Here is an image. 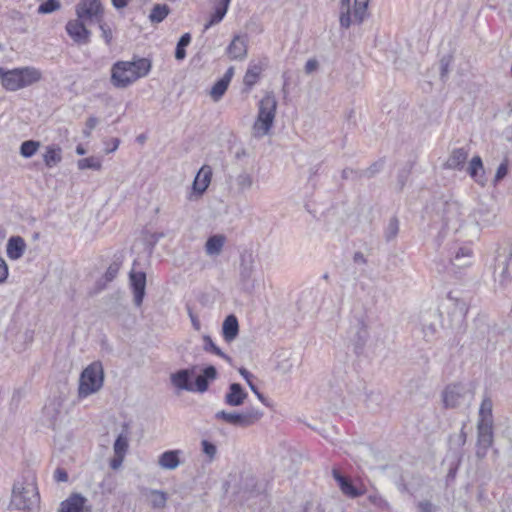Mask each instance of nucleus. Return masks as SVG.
<instances>
[{
    "mask_svg": "<svg viewBox=\"0 0 512 512\" xmlns=\"http://www.w3.org/2000/svg\"><path fill=\"white\" fill-rule=\"evenodd\" d=\"M411 171H412V163H410V162H407L404 165V167H402L398 171V174H397V190L399 192H401L404 189V187H405V185H406V183H407V181H408V179H409V177L411 175Z\"/></svg>",
    "mask_w": 512,
    "mask_h": 512,
    "instance_id": "obj_44",
    "label": "nucleus"
},
{
    "mask_svg": "<svg viewBox=\"0 0 512 512\" xmlns=\"http://www.w3.org/2000/svg\"><path fill=\"white\" fill-rule=\"evenodd\" d=\"M239 335V322L234 314L225 317L222 324V336L227 343L233 342Z\"/></svg>",
    "mask_w": 512,
    "mask_h": 512,
    "instance_id": "obj_25",
    "label": "nucleus"
},
{
    "mask_svg": "<svg viewBox=\"0 0 512 512\" xmlns=\"http://www.w3.org/2000/svg\"><path fill=\"white\" fill-rule=\"evenodd\" d=\"M247 37L235 35L228 45L226 52L231 60H243L247 56Z\"/></svg>",
    "mask_w": 512,
    "mask_h": 512,
    "instance_id": "obj_20",
    "label": "nucleus"
},
{
    "mask_svg": "<svg viewBox=\"0 0 512 512\" xmlns=\"http://www.w3.org/2000/svg\"><path fill=\"white\" fill-rule=\"evenodd\" d=\"M467 172L476 182H480L478 177L484 174L483 162L480 156L476 155L471 159Z\"/></svg>",
    "mask_w": 512,
    "mask_h": 512,
    "instance_id": "obj_39",
    "label": "nucleus"
},
{
    "mask_svg": "<svg viewBox=\"0 0 512 512\" xmlns=\"http://www.w3.org/2000/svg\"><path fill=\"white\" fill-rule=\"evenodd\" d=\"M11 504L17 510L38 512L40 509V494L36 477L32 473L23 475L21 480L14 483Z\"/></svg>",
    "mask_w": 512,
    "mask_h": 512,
    "instance_id": "obj_1",
    "label": "nucleus"
},
{
    "mask_svg": "<svg viewBox=\"0 0 512 512\" xmlns=\"http://www.w3.org/2000/svg\"><path fill=\"white\" fill-rule=\"evenodd\" d=\"M95 23L99 26L101 37L104 39L105 43L110 46L113 40V34L110 26L103 20V18H100V21H96Z\"/></svg>",
    "mask_w": 512,
    "mask_h": 512,
    "instance_id": "obj_52",
    "label": "nucleus"
},
{
    "mask_svg": "<svg viewBox=\"0 0 512 512\" xmlns=\"http://www.w3.org/2000/svg\"><path fill=\"white\" fill-rule=\"evenodd\" d=\"M230 2L231 0H215L214 12L211 14L209 21L204 25L205 31L223 20L228 11Z\"/></svg>",
    "mask_w": 512,
    "mask_h": 512,
    "instance_id": "obj_27",
    "label": "nucleus"
},
{
    "mask_svg": "<svg viewBox=\"0 0 512 512\" xmlns=\"http://www.w3.org/2000/svg\"><path fill=\"white\" fill-rule=\"evenodd\" d=\"M130 286L134 294V304L140 307L146 290V274L143 271H132L129 275Z\"/></svg>",
    "mask_w": 512,
    "mask_h": 512,
    "instance_id": "obj_18",
    "label": "nucleus"
},
{
    "mask_svg": "<svg viewBox=\"0 0 512 512\" xmlns=\"http://www.w3.org/2000/svg\"><path fill=\"white\" fill-rule=\"evenodd\" d=\"M369 0H354V22L357 24H361L367 12Z\"/></svg>",
    "mask_w": 512,
    "mask_h": 512,
    "instance_id": "obj_40",
    "label": "nucleus"
},
{
    "mask_svg": "<svg viewBox=\"0 0 512 512\" xmlns=\"http://www.w3.org/2000/svg\"><path fill=\"white\" fill-rule=\"evenodd\" d=\"M61 405L62 404L59 400L53 399L43 408L44 417L48 421V426L52 429H55L56 422L60 414Z\"/></svg>",
    "mask_w": 512,
    "mask_h": 512,
    "instance_id": "obj_33",
    "label": "nucleus"
},
{
    "mask_svg": "<svg viewBox=\"0 0 512 512\" xmlns=\"http://www.w3.org/2000/svg\"><path fill=\"white\" fill-rule=\"evenodd\" d=\"M507 174H508V160L505 159L497 168V171H496V174L494 177V182L495 183L500 182L507 176Z\"/></svg>",
    "mask_w": 512,
    "mask_h": 512,
    "instance_id": "obj_59",
    "label": "nucleus"
},
{
    "mask_svg": "<svg viewBox=\"0 0 512 512\" xmlns=\"http://www.w3.org/2000/svg\"><path fill=\"white\" fill-rule=\"evenodd\" d=\"M144 495L149 499L150 506L153 509H164L167 504L168 494L163 490L144 489Z\"/></svg>",
    "mask_w": 512,
    "mask_h": 512,
    "instance_id": "obj_31",
    "label": "nucleus"
},
{
    "mask_svg": "<svg viewBox=\"0 0 512 512\" xmlns=\"http://www.w3.org/2000/svg\"><path fill=\"white\" fill-rule=\"evenodd\" d=\"M277 109V100L273 92H267L259 101L258 114L252 127L255 138H262L271 130Z\"/></svg>",
    "mask_w": 512,
    "mask_h": 512,
    "instance_id": "obj_3",
    "label": "nucleus"
},
{
    "mask_svg": "<svg viewBox=\"0 0 512 512\" xmlns=\"http://www.w3.org/2000/svg\"><path fill=\"white\" fill-rule=\"evenodd\" d=\"M26 250L25 240L21 236H11L6 245V253L9 259H20Z\"/></svg>",
    "mask_w": 512,
    "mask_h": 512,
    "instance_id": "obj_24",
    "label": "nucleus"
},
{
    "mask_svg": "<svg viewBox=\"0 0 512 512\" xmlns=\"http://www.w3.org/2000/svg\"><path fill=\"white\" fill-rule=\"evenodd\" d=\"M119 269H120L119 263H117V262L111 263L104 274L105 281L106 282L113 281L116 278V276L119 272Z\"/></svg>",
    "mask_w": 512,
    "mask_h": 512,
    "instance_id": "obj_57",
    "label": "nucleus"
},
{
    "mask_svg": "<svg viewBox=\"0 0 512 512\" xmlns=\"http://www.w3.org/2000/svg\"><path fill=\"white\" fill-rule=\"evenodd\" d=\"M86 23L89 22L78 17L66 23L65 30L77 45L90 43L91 31L87 29Z\"/></svg>",
    "mask_w": 512,
    "mask_h": 512,
    "instance_id": "obj_13",
    "label": "nucleus"
},
{
    "mask_svg": "<svg viewBox=\"0 0 512 512\" xmlns=\"http://www.w3.org/2000/svg\"><path fill=\"white\" fill-rule=\"evenodd\" d=\"M263 71V65L261 63L250 62L245 72L243 83L246 91H249L259 80L260 75Z\"/></svg>",
    "mask_w": 512,
    "mask_h": 512,
    "instance_id": "obj_30",
    "label": "nucleus"
},
{
    "mask_svg": "<svg viewBox=\"0 0 512 512\" xmlns=\"http://www.w3.org/2000/svg\"><path fill=\"white\" fill-rule=\"evenodd\" d=\"M465 424L462 426L460 433L450 436V442L458 447H463L466 443L467 434L464 431Z\"/></svg>",
    "mask_w": 512,
    "mask_h": 512,
    "instance_id": "obj_58",
    "label": "nucleus"
},
{
    "mask_svg": "<svg viewBox=\"0 0 512 512\" xmlns=\"http://www.w3.org/2000/svg\"><path fill=\"white\" fill-rule=\"evenodd\" d=\"M348 335L354 346V352L360 354L369 338L368 328L362 317H356L351 323Z\"/></svg>",
    "mask_w": 512,
    "mask_h": 512,
    "instance_id": "obj_11",
    "label": "nucleus"
},
{
    "mask_svg": "<svg viewBox=\"0 0 512 512\" xmlns=\"http://www.w3.org/2000/svg\"><path fill=\"white\" fill-rule=\"evenodd\" d=\"M78 168L80 170L84 169H92V170H100L101 169V162L98 158L95 157H87L78 160Z\"/></svg>",
    "mask_w": 512,
    "mask_h": 512,
    "instance_id": "obj_50",
    "label": "nucleus"
},
{
    "mask_svg": "<svg viewBox=\"0 0 512 512\" xmlns=\"http://www.w3.org/2000/svg\"><path fill=\"white\" fill-rule=\"evenodd\" d=\"M332 475L335 481L338 483L340 490L349 498L354 499L365 494V488H363L362 486H355L352 480L342 475L339 470L333 469Z\"/></svg>",
    "mask_w": 512,
    "mask_h": 512,
    "instance_id": "obj_17",
    "label": "nucleus"
},
{
    "mask_svg": "<svg viewBox=\"0 0 512 512\" xmlns=\"http://www.w3.org/2000/svg\"><path fill=\"white\" fill-rule=\"evenodd\" d=\"M75 13L78 18L92 23L104 17V8L100 0H81L75 6Z\"/></svg>",
    "mask_w": 512,
    "mask_h": 512,
    "instance_id": "obj_8",
    "label": "nucleus"
},
{
    "mask_svg": "<svg viewBox=\"0 0 512 512\" xmlns=\"http://www.w3.org/2000/svg\"><path fill=\"white\" fill-rule=\"evenodd\" d=\"M211 177V167L208 165L202 166L194 178L192 183V191L188 198L192 200L193 196H196L197 198L202 196L211 182Z\"/></svg>",
    "mask_w": 512,
    "mask_h": 512,
    "instance_id": "obj_14",
    "label": "nucleus"
},
{
    "mask_svg": "<svg viewBox=\"0 0 512 512\" xmlns=\"http://www.w3.org/2000/svg\"><path fill=\"white\" fill-rule=\"evenodd\" d=\"M203 350L208 353H212L226 360L228 363H231L232 358L224 353L212 340L209 335L203 336Z\"/></svg>",
    "mask_w": 512,
    "mask_h": 512,
    "instance_id": "obj_38",
    "label": "nucleus"
},
{
    "mask_svg": "<svg viewBox=\"0 0 512 512\" xmlns=\"http://www.w3.org/2000/svg\"><path fill=\"white\" fill-rule=\"evenodd\" d=\"M384 167V160L380 159L378 161H375L372 163L368 168L364 170H359V172H355V175L358 178L366 177V178H372L376 174H378Z\"/></svg>",
    "mask_w": 512,
    "mask_h": 512,
    "instance_id": "obj_41",
    "label": "nucleus"
},
{
    "mask_svg": "<svg viewBox=\"0 0 512 512\" xmlns=\"http://www.w3.org/2000/svg\"><path fill=\"white\" fill-rule=\"evenodd\" d=\"M244 489L251 496L259 495L264 491L262 484H259L254 477H247L244 481Z\"/></svg>",
    "mask_w": 512,
    "mask_h": 512,
    "instance_id": "obj_47",
    "label": "nucleus"
},
{
    "mask_svg": "<svg viewBox=\"0 0 512 512\" xmlns=\"http://www.w3.org/2000/svg\"><path fill=\"white\" fill-rule=\"evenodd\" d=\"M8 265L5 260L0 257V284L4 283L8 278Z\"/></svg>",
    "mask_w": 512,
    "mask_h": 512,
    "instance_id": "obj_61",
    "label": "nucleus"
},
{
    "mask_svg": "<svg viewBox=\"0 0 512 512\" xmlns=\"http://www.w3.org/2000/svg\"><path fill=\"white\" fill-rule=\"evenodd\" d=\"M452 61V57L450 55L443 56L440 59L439 65H440V79L443 82H446L449 74V68Z\"/></svg>",
    "mask_w": 512,
    "mask_h": 512,
    "instance_id": "obj_53",
    "label": "nucleus"
},
{
    "mask_svg": "<svg viewBox=\"0 0 512 512\" xmlns=\"http://www.w3.org/2000/svg\"><path fill=\"white\" fill-rule=\"evenodd\" d=\"M248 397V393L245 391L240 383L234 382L229 384L228 391L225 394L224 402L226 405L231 407H238L244 404Z\"/></svg>",
    "mask_w": 512,
    "mask_h": 512,
    "instance_id": "obj_19",
    "label": "nucleus"
},
{
    "mask_svg": "<svg viewBox=\"0 0 512 512\" xmlns=\"http://www.w3.org/2000/svg\"><path fill=\"white\" fill-rule=\"evenodd\" d=\"M151 67L152 63L148 58H137L133 61L116 62V69H122V71H130V76H132L134 82L139 78L148 75V73L151 70Z\"/></svg>",
    "mask_w": 512,
    "mask_h": 512,
    "instance_id": "obj_12",
    "label": "nucleus"
},
{
    "mask_svg": "<svg viewBox=\"0 0 512 512\" xmlns=\"http://www.w3.org/2000/svg\"><path fill=\"white\" fill-rule=\"evenodd\" d=\"M399 232V220L396 216L390 218L387 227L384 231V237L387 242L396 238Z\"/></svg>",
    "mask_w": 512,
    "mask_h": 512,
    "instance_id": "obj_45",
    "label": "nucleus"
},
{
    "mask_svg": "<svg viewBox=\"0 0 512 512\" xmlns=\"http://www.w3.org/2000/svg\"><path fill=\"white\" fill-rule=\"evenodd\" d=\"M225 243V236L216 234L210 236L205 244L206 253L208 255H218Z\"/></svg>",
    "mask_w": 512,
    "mask_h": 512,
    "instance_id": "obj_36",
    "label": "nucleus"
},
{
    "mask_svg": "<svg viewBox=\"0 0 512 512\" xmlns=\"http://www.w3.org/2000/svg\"><path fill=\"white\" fill-rule=\"evenodd\" d=\"M61 148L55 145L47 146L46 152L43 155V160L48 168H52L62 160Z\"/></svg>",
    "mask_w": 512,
    "mask_h": 512,
    "instance_id": "obj_35",
    "label": "nucleus"
},
{
    "mask_svg": "<svg viewBox=\"0 0 512 512\" xmlns=\"http://www.w3.org/2000/svg\"><path fill=\"white\" fill-rule=\"evenodd\" d=\"M133 78L130 76V71H122L116 69V62L111 68V83L116 88H126L133 83Z\"/></svg>",
    "mask_w": 512,
    "mask_h": 512,
    "instance_id": "obj_32",
    "label": "nucleus"
},
{
    "mask_svg": "<svg viewBox=\"0 0 512 512\" xmlns=\"http://www.w3.org/2000/svg\"><path fill=\"white\" fill-rule=\"evenodd\" d=\"M418 508L420 512H433L435 510L434 505L428 500L419 502Z\"/></svg>",
    "mask_w": 512,
    "mask_h": 512,
    "instance_id": "obj_64",
    "label": "nucleus"
},
{
    "mask_svg": "<svg viewBox=\"0 0 512 512\" xmlns=\"http://www.w3.org/2000/svg\"><path fill=\"white\" fill-rule=\"evenodd\" d=\"M234 75V67H229L225 74L215 82L210 91V96L214 101H219L228 89V86Z\"/></svg>",
    "mask_w": 512,
    "mask_h": 512,
    "instance_id": "obj_22",
    "label": "nucleus"
},
{
    "mask_svg": "<svg viewBox=\"0 0 512 512\" xmlns=\"http://www.w3.org/2000/svg\"><path fill=\"white\" fill-rule=\"evenodd\" d=\"M104 382L103 367L100 362H93L88 365L81 373L79 378L78 397L87 396L99 391Z\"/></svg>",
    "mask_w": 512,
    "mask_h": 512,
    "instance_id": "obj_4",
    "label": "nucleus"
},
{
    "mask_svg": "<svg viewBox=\"0 0 512 512\" xmlns=\"http://www.w3.org/2000/svg\"><path fill=\"white\" fill-rule=\"evenodd\" d=\"M191 43L190 33H184L177 42L175 49V58L177 60H183L186 57V47Z\"/></svg>",
    "mask_w": 512,
    "mask_h": 512,
    "instance_id": "obj_42",
    "label": "nucleus"
},
{
    "mask_svg": "<svg viewBox=\"0 0 512 512\" xmlns=\"http://www.w3.org/2000/svg\"><path fill=\"white\" fill-rule=\"evenodd\" d=\"M40 143L34 140L22 142L20 146V155L24 158L32 157L38 150Z\"/></svg>",
    "mask_w": 512,
    "mask_h": 512,
    "instance_id": "obj_46",
    "label": "nucleus"
},
{
    "mask_svg": "<svg viewBox=\"0 0 512 512\" xmlns=\"http://www.w3.org/2000/svg\"><path fill=\"white\" fill-rule=\"evenodd\" d=\"M262 416L263 413L256 408H247L242 412H227L221 410L215 414L217 420H222L227 424L242 428L255 424Z\"/></svg>",
    "mask_w": 512,
    "mask_h": 512,
    "instance_id": "obj_5",
    "label": "nucleus"
},
{
    "mask_svg": "<svg viewBox=\"0 0 512 512\" xmlns=\"http://www.w3.org/2000/svg\"><path fill=\"white\" fill-rule=\"evenodd\" d=\"M170 13V7L167 4H155L148 16L152 24L161 23Z\"/></svg>",
    "mask_w": 512,
    "mask_h": 512,
    "instance_id": "obj_37",
    "label": "nucleus"
},
{
    "mask_svg": "<svg viewBox=\"0 0 512 512\" xmlns=\"http://www.w3.org/2000/svg\"><path fill=\"white\" fill-rule=\"evenodd\" d=\"M473 393L462 383H452L445 387L442 392V400L445 408L453 409L465 402H470Z\"/></svg>",
    "mask_w": 512,
    "mask_h": 512,
    "instance_id": "obj_6",
    "label": "nucleus"
},
{
    "mask_svg": "<svg viewBox=\"0 0 512 512\" xmlns=\"http://www.w3.org/2000/svg\"><path fill=\"white\" fill-rule=\"evenodd\" d=\"M352 23L350 10H341L340 25L344 28H349Z\"/></svg>",
    "mask_w": 512,
    "mask_h": 512,
    "instance_id": "obj_60",
    "label": "nucleus"
},
{
    "mask_svg": "<svg viewBox=\"0 0 512 512\" xmlns=\"http://www.w3.org/2000/svg\"><path fill=\"white\" fill-rule=\"evenodd\" d=\"M218 376L217 369L213 365H208L202 369L200 375L196 376L194 381V392L204 393L208 390L211 381Z\"/></svg>",
    "mask_w": 512,
    "mask_h": 512,
    "instance_id": "obj_21",
    "label": "nucleus"
},
{
    "mask_svg": "<svg viewBox=\"0 0 512 512\" xmlns=\"http://www.w3.org/2000/svg\"><path fill=\"white\" fill-rule=\"evenodd\" d=\"M254 257L251 252H244L240 255L239 278L240 285L243 291L252 293L255 289L254 274Z\"/></svg>",
    "mask_w": 512,
    "mask_h": 512,
    "instance_id": "obj_7",
    "label": "nucleus"
},
{
    "mask_svg": "<svg viewBox=\"0 0 512 512\" xmlns=\"http://www.w3.org/2000/svg\"><path fill=\"white\" fill-rule=\"evenodd\" d=\"M180 450H167L158 458V464L161 468L174 470L180 465Z\"/></svg>",
    "mask_w": 512,
    "mask_h": 512,
    "instance_id": "obj_28",
    "label": "nucleus"
},
{
    "mask_svg": "<svg viewBox=\"0 0 512 512\" xmlns=\"http://www.w3.org/2000/svg\"><path fill=\"white\" fill-rule=\"evenodd\" d=\"M477 430L476 456L478 459H483L493 443L492 421H479Z\"/></svg>",
    "mask_w": 512,
    "mask_h": 512,
    "instance_id": "obj_10",
    "label": "nucleus"
},
{
    "mask_svg": "<svg viewBox=\"0 0 512 512\" xmlns=\"http://www.w3.org/2000/svg\"><path fill=\"white\" fill-rule=\"evenodd\" d=\"M202 452L209 457L210 460H213L217 454V447L214 443L208 440L201 441Z\"/></svg>",
    "mask_w": 512,
    "mask_h": 512,
    "instance_id": "obj_54",
    "label": "nucleus"
},
{
    "mask_svg": "<svg viewBox=\"0 0 512 512\" xmlns=\"http://www.w3.org/2000/svg\"><path fill=\"white\" fill-rule=\"evenodd\" d=\"M86 502L87 499L82 494L73 493L61 502L58 512H85Z\"/></svg>",
    "mask_w": 512,
    "mask_h": 512,
    "instance_id": "obj_23",
    "label": "nucleus"
},
{
    "mask_svg": "<svg viewBox=\"0 0 512 512\" xmlns=\"http://www.w3.org/2000/svg\"><path fill=\"white\" fill-rule=\"evenodd\" d=\"M430 318L434 320L438 319V313L436 311L426 313L422 319V332L425 341L431 342L435 339L437 333V327L435 321H429Z\"/></svg>",
    "mask_w": 512,
    "mask_h": 512,
    "instance_id": "obj_29",
    "label": "nucleus"
},
{
    "mask_svg": "<svg viewBox=\"0 0 512 512\" xmlns=\"http://www.w3.org/2000/svg\"><path fill=\"white\" fill-rule=\"evenodd\" d=\"M188 316L191 320L192 326L195 330L199 331L201 329V323L197 315L194 314L191 307L187 306Z\"/></svg>",
    "mask_w": 512,
    "mask_h": 512,
    "instance_id": "obj_62",
    "label": "nucleus"
},
{
    "mask_svg": "<svg viewBox=\"0 0 512 512\" xmlns=\"http://www.w3.org/2000/svg\"><path fill=\"white\" fill-rule=\"evenodd\" d=\"M468 154V149L464 147L453 149L450 156L448 157L447 161L444 164L445 168L453 170H462L467 161Z\"/></svg>",
    "mask_w": 512,
    "mask_h": 512,
    "instance_id": "obj_26",
    "label": "nucleus"
},
{
    "mask_svg": "<svg viewBox=\"0 0 512 512\" xmlns=\"http://www.w3.org/2000/svg\"><path fill=\"white\" fill-rule=\"evenodd\" d=\"M455 301V308L454 313L458 314L461 321H463L468 313V306L464 300L461 299H454Z\"/></svg>",
    "mask_w": 512,
    "mask_h": 512,
    "instance_id": "obj_56",
    "label": "nucleus"
},
{
    "mask_svg": "<svg viewBox=\"0 0 512 512\" xmlns=\"http://www.w3.org/2000/svg\"><path fill=\"white\" fill-rule=\"evenodd\" d=\"M54 478L57 482H66L68 480V473L63 468H57L54 472Z\"/></svg>",
    "mask_w": 512,
    "mask_h": 512,
    "instance_id": "obj_63",
    "label": "nucleus"
},
{
    "mask_svg": "<svg viewBox=\"0 0 512 512\" xmlns=\"http://www.w3.org/2000/svg\"><path fill=\"white\" fill-rule=\"evenodd\" d=\"M471 257L472 250L469 247H458L453 257L450 258V265L459 268L468 266L470 265Z\"/></svg>",
    "mask_w": 512,
    "mask_h": 512,
    "instance_id": "obj_34",
    "label": "nucleus"
},
{
    "mask_svg": "<svg viewBox=\"0 0 512 512\" xmlns=\"http://www.w3.org/2000/svg\"><path fill=\"white\" fill-rule=\"evenodd\" d=\"M41 72L34 67H22L7 70L0 67V83L7 91H17L30 86L41 79Z\"/></svg>",
    "mask_w": 512,
    "mask_h": 512,
    "instance_id": "obj_2",
    "label": "nucleus"
},
{
    "mask_svg": "<svg viewBox=\"0 0 512 512\" xmlns=\"http://www.w3.org/2000/svg\"><path fill=\"white\" fill-rule=\"evenodd\" d=\"M128 446L129 444L127 435L124 433L119 434L113 446L115 455L125 456L128 450Z\"/></svg>",
    "mask_w": 512,
    "mask_h": 512,
    "instance_id": "obj_48",
    "label": "nucleus"
},
{
    "mask_svg": "<svg viewBox=\"0 0 512 512\" xmlns=\"http://www.w3.org/2000/svg\"><path fill=\"white\" fill-rule=\"evenodd\" d=\"M462 207L457 201H446L442 204L441 217L443 225L457 231L463 223Z\"/></svg>",
    "mask_w": 512,
    "mask_h": 512,
    "instance_id": "obj_9",
    "label": "nucleus"
},
{
    "mask_svg": "<svg viewBox=\"0 0 512 512\" xmlns=\"http://www.w3.org/2000/svg\"><path fill=\"white\" fill-rule=\"evenodd\" d=\"M498 281H499L500 286H502L503 288H506L512 281V278L508 272L507 260L503 263V267H502L501 273L499 275Z\"/></svg>",
    "mask_w": 512,
    "mask_h": 512,
    "instance_id": "obj_55",
    "label": "nucleus"
},
{
    "mask_svg": "<svg viewBox=\"0 0 512 512\" xmlns=\"http://www.w3.org/2000/svg\"><path fill=\"white\" fill-rule=\"evenodd\" d=\"M61 4L58 0H46L42 2L38 7L39 14H50L59 10Z\"/></svg>",
    "mask_w": 512,
    "mask_h": 512,
    "instance_id": "obj_51",
    "label": "nucleus"
},
{
    "mask_svg": "<svg viewBox=\"0 0 512 512\" xmlns=\"http://www.w3.org/2000/svg\"><path fill=\"white\" fill-rule=\"evenodd\" d=\"M235 182L237 185L238 192L244 193L245 191L249 190L252 187L253 178L251 174L247 173L246 171H243L239 175H237V177L235 178Z\"/></svg>",
    "mask_w": 512,
    "mask_h": 512,
    "instance_id": "obj_43",
    "label": "nucleus"
},
{
    "mask_svg": "<svg viewBox=\"0 0 512 512\" xmlns=\"http://www.w3.org/2000/svg\"><path fill=\"white\" fill-rule=\"evenodd\" d=\"M196 373V366L180 369L171 374V383L180 390L194 392V383L192 379Z\"/></svg>",
    "mask_w": 512,
    "mask_h": 512,
    "instance_id": "obj_15",
    "label": "nucleus"
},
{
    "mask_svg": "<svg viewBox=\"0 0 512 512\" xmlns=\"http://www.w3.org/2000/svg\"><path fill=\"white\" fill-rule=\"evenodd\" d=\"M479 421H492V401L489 398L483 399L479 409Z\"/></svg>",
    "mask_w": 512,
    "mask_h": 512,
    "instance_id": "obj_49",
    "label": "nucleus"
},
{
    "mask_svg": "<svg viewBox=\"0 0 512 512\" xmlns=\"http://www.w3.org/2000/svg\"><path fill=\"white\" fill-rule=\"evenodd\" d=\"M471 221L479 228L490 227L495 224L496 213L484 204H480L469 215Z\"/></svg>",
    "mask_w": 512,
    "mask_h": 512,
    "instance_id": "obj_16",
    "label": "nucleus"
}]
</instances>
